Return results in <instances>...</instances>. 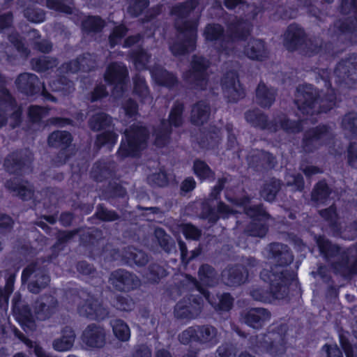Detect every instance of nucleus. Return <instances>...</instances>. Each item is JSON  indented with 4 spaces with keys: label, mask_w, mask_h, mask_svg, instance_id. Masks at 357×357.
<instances>
[{
    "label": "nucleus",
    "mask_w": 357,
    "mask_h": 357,
    "mask_svg": "<svg viewBox=\"0 0 357 357\" xmlns=\"http://www.w3.org/2000/svg\"><path fill=\"white\" fill-rule=\"evenodd\" d=\"M323 73L326 75H321V79L327 88V91L323 95L311 84H303L296 88L298 95L295 103L303 115L312 114L317 105L319 113H327L335 105L336 93L332 85L330 73L327 70H323Z\"/></svg>",
    "instance_id": "f257e3e1"
},
{
    "label": "nucleus",
    "mask_w": 357,
    "mask_h": 357,
    "mask_svg": "<svg viewBox=\"0 0 357 357\" xmlns=\"http://www.w3.org/2000/svg\"><path fill=\"white\" fill-rule=\"evenodd\" d=\"M314 240L319 252L324 258L340 257L331 264L335 275L345 279H351L357 275V241L342 250L340 245L333 243L324 235H317Z\"/></svg>",
    "instance_id": "f03ea898"
},
{
    "label": "nucleus",
    "mask_w": 357,
    "mask_h": 357,
    "mask_svg": "<svg viewBox=\"0 0 357 357\" xmlns=\"http://www.w3.org/2000/svg\"><path fill=\"white\" fill-rule=\"evenodd\" d=\"M294 271L283 270L275 271L263 269L260 272L261 279L269 284L268 288L259 287L250 291V295L253 300L264 303H270L275 299L283 298L287 294L289 287L296 279Z\"/></svg>",
    "instance_id": "7ed1b4c3"
},
{
    "label": "nucleus",
    "mask_w": 357,
    "mask_h": 357,
    "mask_svg": "<svg viewBox=\"0 0 357 357\" xmlns=\"http://www.w3.org/2000/svg\"><path fill=\"white\" fill-rule=\"evenodd\" d=\"M245 119L252 127L271 133H276L281 129L288 134H298L303 128L302 120H291L285 114L280 116L278 121L269 120L268 114L258 108L247 110Z\"/></svg>",
    "instance_id": "20e7f679"
},
{
    "label": "nucleus",
    "mask_w": 357,
    "mask_h": 357,
    "mask_svg": "<svg viewBox=\"0 0 357 357\" xmlns=\"http://www.w3.org/2000/svg\"><path fill=\"white\" fill-rule=\"evenodd\" d=\"M150 131L147 126L132 123L124 131L119 147L116 151L121 159L139 158L147 148Z\"/></svg>",
    "instance_id": "39448f33"
},
{
    "label": "nucleus",
    "mask_w": 357,
    "mask_h": 357,
    "mask_svg": "<svg viewBox=\"0 0 357 357\" xmlns=\"http://www.w3.org/2000/svg\"><path fill=\"white\" fill-rule=\"evenodd\" d=\"M198 26L197 20L174 22V28L182 38L169 46L174 56H183L195 51L197 46Z\"/></svg>",
    "instance_id": "423d86ee"
},
{
    "label": "nucleus",
    "mask_w": 357,
    "mask_h": 357,
    "mask_svg": "<svg viewBox=\"0 0 357 357\" xmlns=\"http://www.w3.org/2000/svg\"><path fill=\"white\" fill-rule=\"evenodd\" d=\"M210 61L202 55H192L189 68L182 75L184 82L191 89L203 91L207 88L209 75L208 70Z\"/></svg>",
    "instance_id": "0eeeda50"
},
{
    "label": "nucleus",
    "mask_w": 357,
    "mask_h": 357,
    "mask_svg": "<svg viewBox=\"0 0 357 357\" xmlns=\"http://www.w3.org/2000/svg\"><path fill=\"white\" fill-rule=\"evenodd\" d=\"M178 340L185 346L196 344L214 347L219 342L217 328L209 324L189 326L178 334Z\"/></svg>",
    "instance_id": "6e6552de"
},
{
    "label": "nucleus",
    "mask_w": 357,
    "mask_h": 357,
    "mask_svg": "<svg viewBox=\"0 0 357 357\" xmlns=\"http://www.w3.org/2000/svg\"><path fill=\"white\" fill-rule=\"evenodd\" d=\"M331 128L329 125L320 123L309 128L303 134L301 146L305 153H313L325 144V140L330 135Z\"/></svg>",
    "instance_id": "1a4fd4ad"
},
{
    "label": "nucleus",
    "mask_w": 357,
    "mask_h": 357,
    "mask_svg": "<svg viewBox=\"0 0 357 357\" xmlns=\"http://www.w3.org/2000/svg\"><path fill=\"white\" fill-rule=\"evenodd\" d=\"M31 278L28 284L29 291L33 294H38L46 288L50 282V277L45 268L39 267L38 261L28 264L22 271L21 280L26 283Z\"/></svg>",
    "instance_id": "9d476101"
},
{
    "label": "nucleus",
    "mask_w": 357,
    "mask_h": 357,
    "mask_svg": "<svg viewBox=\"0 0 357 357\" xmlns=\"http://www.w3.org/2000/svg\"><path fill=\"white\" fill-rule=\"evenodd\" d=\"M33 160V153L29 149H17L7 155L3 167L9 174L23 176L30 169Z\"/></svg>",
    "instance_id": "9b49d317"
},
{
    "label": "nucleus",
    "mask_w": 357,
    "mask_h": 357,
    "mask_svg": "<svg viewBox=\"0 0 357 357\" xmlns=\"http://www.w3.org/2000/svg\"><path fill=\"white\" fill-rule=\"evenodd\" d=\"M203 299L201 296L190 294L179 300L174 308L176 319L181 321H190L196 319L202 312Z\"/></svg>",
    "instance_id": "f8f14e48"
},
{
    "label": "nucleus",
    "mask_w": 357,
    "mask_h": 357,
    "mask_svg": "<svg viewBox=\"0 0 357 357\" xmlns=\"http://www.w3.org/2000/svg\"><path fill=\"white\" fill-rule=\"evenodd\" d=\"M220 83L229 102L236 103L245 98V89L239 80L238 70H227L221 77Z\"/></svg>",
    "instance_id": "ddd939ff"
},
{
    "label": "nucleus",
    "mask_w": 357,
    "mask_h": 357,
    "mask_svg": "<svg viewBox=\"0 0 357 357\" xmlns=\"http://www.w3.org/2000/svg\"><path fill=\"white\" fill-rule=\"evenodd\" d=\"M108 282L114 290L127 293L137 289L141 284L140 280L135 273L122 268L112 271Z\"/></svg>",
    "instance_id": "4468645a"
},
{
    "label": "nucleus",
    "mask_w": 357,
    "mask_h": 357,
    "mask_svg": "<svg viewBox=\"0 0 357 357\" xmlns=\"http://www.w3.org/2000/svg\"><path fill=\"white\" fill-rule=\"evenodd\" d=\"M203 36L207 43L215 45L218 52L225 54L229 53L227 34L225 33V28L222 24L215 22L206 24L204 29Z\"/></svg>",
    "instance_id": "2eb2a0df"
},
{
    "label": "nucleus",
    "mask_w": 357,
    "mask_h": 357,
    "mask_svg": "<svg viewBox=\"0 0 357 357\" xmlns=\"http://www.w3.org/2000/svg\"><path fill=\"white\" fill-rule=\"evenodd\" d=\"M229 45L237 42H245L252 31V24L243 17L236 16L227 26Z\"/></svg>",
    "instance_id": "dca6fc26"
},
{
    "label": "nucleus",
    "mask_w": 357,
    "mask_h": 357,
    "mask_svg": "<svg viewBox=\"0 0 357 357\" xmlns=\"http://www.w3.org/2000/svg\"><path fill=\"white\" fill-rule=\"evenodd\" d=\"M12 313L17 322L25 330L33 329L35 319L30 305L22 299L20 294H15L12 300Z\"/></svg>",
    "instance_id": "f3484780"
},
{
    "label": "nucleus",
    "mask_w": 357,
    "mask_h": 357,
    "mask_svg": "<svg viewBox=\"0 0 357 357\" xmlns=\"http://www.w3.org/2000/svg\"><path fill=\"white\" fill-rule=\"evenodd\" d=\"M307 33L300 24L293 22L289 24L283 34V45L289 52L301 50L306 43Z\"/></svg>",
    "instance_id": "a211bd4d"
},
{
    "label": "nucleus",
    "mask_w": 357,
    "mask_h": 357,
    "mask_svg": "<svg viewBox=\"0 0 357 357\" xmlns=\"http://www.w3.org/2000/svg\"><path fill=\"white\" fill-rule=\"evenodd\" d=\"M102 195L107 202L121 211L128 205L129 197L126 188L116 181H109L102 190Z\"/></svg>",
    "instance_id": "6ab92c4d"
},
{
    "label": "nucleus",
    "mask_w": 357,
    "mask_h": 357,
    "mask_svg": "<svg viewBox=\"0 0 357 357\" xmlns=\"http://www.w3.org/2000/svg\"><path fill=\"white\" fill-rule=\"evenodd\" d=\"M128 78V70L125 65L116 62L110 63L105 70L104 79L109 85L114 86L113 92H123L124 85Z\"/></svg>",
    "instance_id": "aec40b11"
},
{
    "label": "nucleus",
    "mask_w": 357,
    "mask_h": 357,
    "mask_svg": "<svg viewBox=\"0 0 357 357\" xmlns=\"http://www.w3.org/2000/svg\"><path fill=\"white\" fill-rule=\"evenodd\" d=\"M334 74L340 82L357 83V54H352L338 61Z\"/></svg>",
    "instance_id": "412c9836"
},
{
    "label": "nucleus",
    "mask_w": 357,
    "mask_h": 357,
    "mask_svg": "<svg viewBox=\"0 0 357 357\" xmlns=\"http://www.w3.org/2000/svg\"><path fill=\"white\" fill-rule=\"evenodd\" d=\"M268 255L275 267H287L294 260L291 248L287 245L279 242L269 243Z\"/></svg>",
    "instance_id": "4be33fe9"
},
{
    "label": "nucleus",
    "mask_w": 357,
    "mask_h": 357,
    "mask_svg": "<svg viewBox=\"0 0 357 357\" xmlns=\"http://www.w3.org/2000/svg\"><path fill=\"white\" fill-rule=\"evenodd\" d=\"M15 84L18 91L27 97L39 95L42 88V82L38 77L30 73H20Z\"/></svg>",
    "instance_id": "5701e85b"
},
{
    "label": "nucleus",
    "mask_w": 357,
    "mask_h": 357,
    "mask_svg": "<svg viewBox=\"0 0 357 357\" xmlns=\"http://www.w3.org/2000/svg\"><path fill=\"white\" fill-rule=\"evenodd\" d=\"M78 310L82 315L91 320H104L109 314L108 309L98 298L91 295L79 307Z\"/></svg>",
    "instance_id": "b1692460"
},
{
    "label": "nucleus",
    "mask_w": 357,
    "mask_h": 357,
    "mask_svg": "<svg viewBox=\"0 0 357 357\" xmlns=\"http://www.w3.org/2000/svg\"><path fill=\"white\" fill-rule=\"evenodd\" d=\"M81 339L87 347L100 349L106 343V333L103 327L96 324H90L83 331Z\"/></svg>",
    "instance_id": "393cba45"
},
{
    "label": "nucleus",
    "mask_w": 357,
    "mask_h": 357,
    "mask_svg": "<svg viewBox=\"0 0 357 357\" xmlns=\"http://www.w3.org/2000/svg\"><path fill=\"white\" fill-rule=\"evenodd\" d=\"M233 213L232 208L222 201L218 202L216 209L208 202H204L202 204L201 218L207 220L213 225L217 223L220 218H228Z\"/></svg>",
    "instance_id": "a878e982"
},
{
    "label": "nucleus",
    "mask_w": 357,
    "mask_h": 357,
    "mask_svg": "<svg viewBox=\"0 0 357 357\" xmlns=\"http://www.w3.org/2000/svg\"><path fill=\"white\" fill-rule=\"evenodd\" d=\"M116 174V165L113 161L100 159L96 161L91 168V177L98 183L113 178Z\"/></svg>",
    "instance_id": "bb28decb"
},
{
    "label": "nucleus",
    "mask_w": 357,
    "mask_h": 357,
    "mask_svg": "<svg viewBox=\"0 0 357 357\" xmlns=\"http://www.w3.org/2000/svg\"><path fill=\"white\" fill-rule=\"evenodd\" d=\"M244 54L250 60L264 61L269 57V51L263 39L252 38L243 47Z\"/></svg>",
    "instance_id": "cd10ccee"
},
{
    "label": "nucleus",
    "mask_w": 357,
    "mask_h": 357,
    "mask_svg": "<svg viewBox=\"0 0 357 357\" xmlns=\"http://www.w3.org/2000/svg\"><path fill=\"white\" fill-rule=\"evenodd\" d=\"M58 304V301L54 296L45 295L36 300L33 308L38 318L45 320L50 318L55 313Z\"/></svg>",
    "instance_id": "c85d7f7f"
},
{
    "label": "nucleus",
    "mask_w": 357,
    "mask_h": 357,
    "mask_svg": "<svg viewBox=\"0 0 357 357\" xmlns=\"http://www.w3.org/2000/svg\"><path fill=\"white\" fill-rule=\"evenodd\" d=\"M270 318V312L263 307L250 308L243 315L244 323L254 329L261 328Z\"/></svg>",
    "instance_id": "c756f323"
},
{
    "label": "nucleus",
    "mask_w": 357,
    "mask_h": 357,
    "mask_svg": "<svg viewBox=\"0 0 357 357\" xmlns=\"http://www.w3.org/2000/svg\"><path fill=\"white\" fill-rule=\"evenodd\" d=\"M199 4V0H186L173 5L169 10L170 15L175 17V21L179 22L188 19L190 14L197 8ZM192 19H190L192 20ZM198 21L199 20L197 19Z\"/></svg>",
    "instance_id": "7c9ffc66"
},
{
    "label": "nucleus",
    "mask_w": 357,
    "mask_h": 357,
    "mask_svg": "<svg viewBox=\"0 0 357 357\" xmlns=\"http://www.w3.org/2000/svg\"><path fill=\"white\" fill-rule=\"evenodd\" d=\"M102 239V231L96 227H89L79 235L81 245L90 252L98 250Z\"/></svg>",
    "instance_id": "2f4dec72"
},
{
    "label": "nucleus",
    "mask_w": 357,
    "mask_h": 357,
    "mask_svg": "<svg viewBox=\"0 0 357 357\" xmlns=\"http://www.w3.org/2000/svg\"><path fill=\"white\" fill-rule=\"evenodd\" d=\"M277 93L273 88H269L262 81L258 84L255 91L257 105L264 109H269L275 102Z\"/></svg>",
    "instance_id": "473e14b6"
},
{
    "label": "nucleus",
    "mask_w": 357,
    "mask_h": 357,
    "mask_svg": "<svg viewBox=\"0 0 357 357\" xmlns=\"http://www.w3.org/2000/svg\"><path fill=\"white\" fill-rule=\"evenodd\" d=\"M172 133L173 127L167 124L165 119H161L159 125L153 130L154 144L158 148L167 146L170 142Z\"/></svg>",
    "instance_id": "72a5a7b5"
},
{
    "label": "nucleus",
    "mask_w": 357,
    "mask_h": 357,
    "mask_svg": "<svg viewBox=\"0 0 357 357\" xmlns=\"http://www.w3.org/2000/svg\"><path fill=\"white\" fill-rule=\"evenodd\" d=\"M211 113L208 104L204 100H199L192 106L190 122L195 126H202L207 123Z\"/></svg>",
    "instance_id": "f704fd0d"
},
{
    "label": "nucleus",
    "mask_w": 357,
    "mask_h": 357,
    "mask_svg": "<svg viewBox=\"0 0 357 357\" xmlns=\"http://www.w3.org/2000/svg\"><path fill=\"white\" fill-rule=\"evenodd\" d=\"M151 76L155 83L160 86L172 89L178 84L176 75L164 68H156L151 71Z\"/></svg>",
    "instance_id": "c9c22d12"
},
{
    "label": "nucleus",
    "mask_w": 357,
    "mask_h": 357,
    "mask_svg": "<svg viewBox=\"0 0 357 357\" xmlns=\"http://www.w3.org/2000/svg\"><path fill=\"white\" fill-rule=\"evenodd\" d=\"M79 274L85 278L91 285L98 287L102 283V280L94 266L85 260L79 261L75 265Z\"/></svg>",
    "instance_id": "e433bc0d"
},
{
    "label": "nucleus",
    "mask_w": 357,
    "mask_h": 357,
    "mask_svg": "<svg viewBox=\"0 0 357 357\" xmlns=\"http://www.w3.org/2000/svg\"><path fill=\"white\" fill-rule=\"evenodd\" d=\"M250 162L256 168L271 170L276 166L277 160L273 153L262 149L251 156Z\"/></svg>",
    "instance_id": "4c0bfd02"
},
{
    "label": "nucleus",
    "mask_w": 357,
    "mask_h": 357,
    "mask_svg": "<svg viewBox=\"0 0 357 357\" xmlns=\"http://www.w3.org/2000/svg\"><path fill=\"white\" fill-rule=\"evenodd\" d=\"M248 278V270L242 264H234L227 269V284L232 287H238L244 284Z\"/></svg>",
    "instance_id": "58836bf2"
},
{
    "label": "nucleus",
    "mask_w": 357,
    "mask_h": 357,
    "mask_svg": "<svg viewBox=\"0 0 357 357\" xmlns=\"http://www.w3.org/2000/svg\"><path fill=\"white\" fill-rule=\"evenodd\" d=\"M113 126L112 116L104 112L93 114L88 120V126L93 132L105 130Z\"/></svg>",
    "instance_id": "ea45409f"
},
{
    "label": "nucleus",
    "mask_w": 357,
    "mask_h": 357,
    "mask_svg": "<svg viewBox=\"0 0 357 357\" xmlns=\"http://www.w3.org/2000/svg\"><path fill=\"white\" fill-rule=\"evenodd\" d=\"M73 141L71 133L67 130H54L47 137V144L54 149L69 148Z\"/></svg>",
    "instance_id": "a19ab883"
},
{
    "label": "nucleus",
    "mask_w": 357,
    "mask_h": 357,
    "mask_svg": "<svg viewBox=\"0 0 357 357\" xmlns=\"http://www.w3.org/2000/svg\"><path fill=\"white\" fill-rule=\"evenodd\" d=\"M89 59L84 54L79 55L74 59L63 63L59 70L63 73H77L79 71L88 72L91 68L88 66Z\"/></svg>",
    "instance_id": "79ce46f5"
},
{
    "label": "nucleus",
    "mask_w": 357,
    "mask_h": 357,
    "mask_svg": "<svg viewBox=\"0 0 357 357\" xmlns=\"http://www.w3.org/2000/svg\"><path fill=\"white\" fill-rule=\"evenodd\" d=\"M283 183L280 179L272 177L266 181L260 190L261 197L267 202H273L280 191Z\"/></svg>",
    "instance_id": "37998d69"
},
{
    "label": "nucleus",
    "mask_w": 357,
    "mask_h": 357,
    "mask_svg": "<svg viewBox=\"0 0 357 357\" xmlns=\"http://www.w3.org/2000/svg\"><path fill=\"white\" fill-rule=\"evenodd\" d=\"M75 337L74 330L70 327L66 326L62 330L61 336L53 341V349L57 351H69L74 344Z\"/></svg>",
    "instance_id": "c03bdc74"
},
{
    "label": "nucleus",
    "mask_w": 357,
    "mask_h": 357,
    "mask_svg": "<svg viewBox=\"0 0 357 357\" xmlns=\"http://www.w3.org/2000/svg\"><path fill=\"white\" fill-rule=\"evenodd\" d=\"M5 187L23 201H29L33 196V190L23 185L16 177L6 181Z\"/></svg>",
    "instance_id": "a18cd8bd"
},
{
    "label": "nucleus",
    "mask_w": 357,
    "mask_h": 357,
    "mask_svg": "<svg viewBox=\"0 0 357 357\" xmlns=\"http://www.w3.org/2000/svg\"><path fill=\"white\" fill-rule=\"evenodd\" d=\"M333 190L326 179L317 181L311 192V199L317 204H324L329 199Z\"/></svg>",
    "instance_id": "49530a36"
},
{
    "label": "nucleus",
    "mask_w": 357,
    "mask_h": 357,
    "mask_svg": "<svg viewBox=\"0 0 357 357\" xmlns=\"http://www.w3.org/2000/svg\"><path fill=\"white\" fill-rule=\"evenodd\" d=\"M184 112L185 105L183 102L176 100L174 102L168 117L167 119H165V121L172 127L178 128L183 126L184 123Z\"/></svg>",
    "instance_id": "de8ad7c7"
},
{
    "label": "nucleus",
    "mask_w": 357,
    "mask_h": 357,
    "mask_svg": "<svg viewBox=\"0 0 357 357\" xmlns=\"http://www.w3.org/2000/svg\"><path fill=\"white\" fill-rule=\"evenodd\" d=\"M354 13V18L346 17L335 21L334 28L338 34L357 37V13Z\"/></svg>",
    "instance_id": "09e8293b"
},
{
    "label": "nucleus",
    "mask_w": 357,
    "mask_h": 357,
    "mask_svg": "<svg viewBox=\"0 0 357 357\" xmlns=\"http://www.w3.org/2000/svg\"><path fill=\"white\" fill-rule=\"evenodd\" d=\"M105 26V20L99 15H89L81 22V29L84 33H98Z\"/></svg>",
    "instance_id": "8fccbe9b"
},
{
    "label": "nucleus",
    "mask_w": 357,
    "mask_h": 357,
    "mask_svg": "<svg viewBox=\"0 0 357 357\" xmlns=\"http://www.w3.org/2000/svg\"><path fill=\"white\" fill-rule=\"evenodd\" d=\"M123 257L130 266L136 265L139 267H143L149 262L148 255L134 247H128L127 249H125Z\"/></svg>",
    "instance_id": "3c124183"
},
{
    "label": "nucleus",
    "mask_w": 357,
    "mask_h": 357,
    "mask_svg": "<svg viewBox=\"0 0 357 357\" xmlns=\"http://www.w3.org/2000/svg\"><path fill=\"white\" fill-rule=\"evenodd\" d=\"M192 171L200 181H213L215 178V172L204 160L196 158L193 161Z\"/></svg>",
    "instance_id": "603ef678"
},
{
    "label": "nucleus",
    "mask_w": 357,
    "mask_h": 357,
    "mask_svg": "<svg viewBox=\"0 0 357 357\" xmlns=\"http://www.w3.org/2000/svg\"><path fill=\"white\" fill-rule=\"evenodd\" d=\"M234 298L230 293L224 292L222 294L213 296L209 304L217 312H229L234 305Z\"/></svg>",
    "instance_id": "864d4df0"
},
{
    "label": "nucleus",
    "mask_w": 357,
    "mask_h": 357,
    "mask_svg": "<svg viewBox=\"0 0 357 357\" xmlns=\"http://www.w3.org/2000/svg\"><path fill=\"white\" fill-rule=\"evenodd\" d=\"M197 275L199 280L206 286L213 287L217 284L218 273L211 265L202 264L198 269Z\"/></svg>",
    "instance_id": "5fc2aeb1"
},
{
    "label": "nucleus",
    "mask_w": 357,
    "mask_h": 357,
    "mask_svg": "<svg viewBox=\"0 0 357 357\" xmlns=\"http://www.w3.org/2000/svg\"><path fill=\"white\" fill-rule=\"evenodd\" d=\"M180 283L182 287H188V289L190 290L195 289L208 303L214 296L211 294L206 287L207 286L204 285L200 280L198 281L195 277L190 275H186L185 280L181 281Z\"/></svg>",
    "instance_id": "6e6d98bb"
},
{
    "label": "nucleus",
    "mask_w": 357,
    "mask_h": 357,
    "mask_svg": "<svg viewBox=\"0 0 357 357\" xmlns=\"http://www.w3.org/2000/svg\"><path fill=\"white\" fill-rule=\"evenodd\" d=\"M31 68L38 73L52 70L57 65V59L53 57L41 56L32 58L30 61Z\"/></svg>",
    "instance_id": "4d7b16f0"
},
{
    "label": "nucleus",
    "mask_w": 357,
    "mask_h": 357,
    "mask_svg": "<svg viewBox=\"0 0 357 357\" xmlns=\"http://www.w3.org/2000/svg\"><path fill=\"white\" fill-rule=\"evenodd\" d=\"M245 214L252 220V222H268L271 219V215L261 203L246 208Z\"/></svg>",
    "instance_id": "13d9d810"
},
{
    "label": "nucleus",
    "mask_w": 357,
    "mask_h": 357,
    "mask_svg": "<svg viewBox=\"0 0 357 357\" xmlns=\"http://www.w3.org/2000/svg\"><path fill=\"white\" fill-rule=\"evenodd\" d=\"M91 219H97L100 222H109L119 220V214L114 210L108 209L103 204H98L96 206L94 214Z\"/></svg>",
    "instance_id": "bf43d9fd"
},
{
    "label": "nucleus",
    "mask_w": 357,
    "mask_h": 357,
    "mask_svg": "<svg viewBox=\"0 0 357 357\" xmlns=\"http://www.w3.org/2000/svg\"><path fill=\"white\" fill-rule=\"evenodd\" d=\"M114 336L121 342H127L130 338L128 325L122 319H116L111 323Z\"/></svg>",
    "instance_id": "052dcab7"
},
{
    "label": "nucleus",
    "mask_w": 357,
    "mask_h": 357,
    "mask_svg": "<svg viewBox=\"0 0 357 357\" xmlns=\"http://www.w3.org/2000/svg\"><path fill=\"white\" fill-rule=\"evenodd\" d=\"M103 132L96 135L94 146L97 149H101L105 145H114L119 138V135L112 130H105Z\"/></svg>",
    "instance_id": "680f3d73"
},
{
    "label": "nucleus",
    "mask_w": 357,
    "mask_h": 357,
    "mask_svg": "<svg viewBox=\"0 0 357 357\" xmlns=\"http://www.w3.org/2000/svg\"><path fill=\"white\" fill-rule=\"evenodd\" d=\"M132 93L142 102L148 98L150 91L144 77L136 75L133 78Z\"/></svg>",
    "instance_id": "e2e57ef3"
},
{
    "label": "nucleus",
    "mask_w": 357,
    "mask_h": 357,
    "mask_svg": "<svg viewBox=\"0 0 357 357\" xmlns=\"http://www.w3.org/2000/svg\"><path fill=\"white\" fill-rule=\"evenodd\" d=\"M129 56L137 67L142 68L146 67L151 58V56L142 45H139L137 49L132 50Z\"/></svg>",
    "instance_id": "0e129e2a"
},
{
    "label": "nucleus",
    "mask_w": 357,
    "mask_h": 357,
    "mask_svg": "<svg viewBox=\"0 0 357 357\" xmlns=\"http://www.w3.org/2000/svg\"><path fill=\"white\" fill-rule=\"evenodd\" d=\"M155 236L157 242L162 250L167 252L171 253L175 248V243L171 240L170 236L162 228H157L155 230Z\"/></svg>",
    "instance_id": "69168bd1"
},
{
    "label": "nucleus",
    "mask_w": 357,
    "mask_h": 357,
    "mask_svg": "<svg viewBox=\"0 0 357 357\" xmlns=\"http://www.w3.org/2000/svg\"><path fill=\"white\" fill-rule=\"evenodd\" d=\"M149 4V0H130L126 10L131 17L136 18L144 13Z\"/></svg>",
    "instance_id": "338daca9"
},
{
    "label": "nucleus",
    "mask_w": 357,
    "mask_h": 357,
    "mask_svg": "<svg viewBox=\"0 0 357 357\" xmlns=\"http://www.w3.org/2000/svg\"><path fill=\"white\" fill-rule=\"evenodd\" d=\"M342 128L353 137L357 136V113L350 112L344 114L342 120Z\"/></svg>",
    "instance_id": "774afa93"
}]
</instances>
